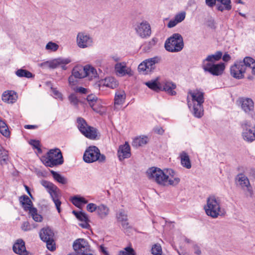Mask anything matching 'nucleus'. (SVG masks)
<instances>
[{
  "instance_id": "obj_1",
  "label": "nucleus",
  "mask_w": 255,
  "mask_h": 255,
  "mask_svg": "<svg viewBox=\"0 0 255 255\" xmlns=\"http://www.w3.org/2000/svg\"><path fill=\"white\" fill-rule=\"evenodd\" d=\"M146 174L150 180L156 182L158 184L163 186L177 185L180 182V179L176 177L173 179H168L169 177L166 175L163 171L159 168L152 167L149 168Z\"/></svg>"
},
{
  "instance_id": "obj_13",
  "label": "nucleus",
  "mask_w": 255,
  "mask_h": 255,
  "mask_svg": "<svg viewBox=\"0 0 255 255\" xmlns=\"http://www.w3.org/2000/svg\"><path fill=\"white\" fill-rule=\"evenodd\" d=\"M77 43L80 48H85L92 45L93 39L85 32H79L77 36Z\"/></svg>"
},
{
  "instance_id": "obj_40",
  "label": "nucleus",
  "mask_w": 255,
  "mask_h": 255,
  "mask_svg": "<svg viewBox=\"0 0 255 255\" xmlns=\"http://www.w3.org/2000/svg\"><path fill=\"white\" fill-rule=\"evenodd\" d=\"M104 85L107 87L114 89L118 86V83L114 78L108 77L105 79Z\"/></svg>"
},
{
  "instance_id": "obj_64",
  "label": "nucleus",
  "mask_w": 255,
  "mask_h": 255,
  "mask_svg": "<svg viewBox=\"0 0 255 255\" xmlns=\"http://www.w3.org/2000/svg\"><path fill=\"white\" fill-rule=\"evenodd\" d=\"M231 59V56L229 54L225 53L223 56V60L225 62H228Z\"/></svg>"
},
{
  "instance_id": "obj_57",
  "label": "nucleus",
  "mask_w": 255,
  "mask_h": 255,
  "mask_svg": "<svg viewBox=\"0 0 255 255\" xmlns=\"http://www.w3.org/2000/svg\"><path fill=\"white\" fill-rule=\"evenodd\" d=\"M87 89L83 87H78L75 90L76 92H78L81 94H86L87 93Z\"/></svg>"
},
{
  "instance_id": "obj_14",
  "label": "nucleus",
  "mask_w": 255,
  "mask_h": 255,
  "mask_svg": "<svg viewBox=\"0 0 255 255\" xmlns=\"http://www.w3.org/2000/svg\"><path fill=\"white\" fill-rule=\"evenodd\" d=\"M71 62L69 58H58L51 61H47L40 64V66L48 67L51 69H55L61 64H68Z\"/></svg>"
},
{
  "instance_id": "obj_54",
  "label": "nucleus",
  "mask_w": 255,
  "mask_h": 255,
  "mask_svg": "<svg viewBox=\"0 0 255 255\" xmlns=\"http://www.w3.org/2000/svg\"><path fill=\"white\" fill-rule=\"evenodd\" d=\"M125 251H124L125 252L126 255H135L134 251L133 249L130 247H127L125 249Z\"/></svg>"
},
{
  "instance_id": "obj_37",
  "label": "nucleus",
  "mask_w": 255,
  "mask_h": 255,
  "mask_svg": "<svg viewBox=\"0 0 255 255\" xmlns=\"http://www.w3.org/2000/svg\"><path fill=\"white\" fill-rule=\"evenodd\" d=\"M85 73H86V77H89V79H92L93 78H96L97 76V73L96 70L90 65H86L85 66Z\"/></svg>"
},
{
  "instance_id": "obj_61",
  "label": "nucleus",
  "mask_w": 255,
  "mask_h": 255,
  "mask_svg": "<svg viewBox=\"0 0 255 255\" xmlns=\"http://www.w3.org/2000/svg\"><path fill=\"white\" fill-rule=\"evenodd\" d=\"M157 41V40L155 38H153L151 40H150L148 42V49H150L151 47H152L153 46L155 45V44L156 43Z\"/></svg>"
},
{
  "instance_id": "obj_17",
  "label": "nucleus",
  "mask_w": 255,
  "mask_h": 255,
  "mask_svg": "<svg viewBox=\"0 0 255 255\" xmlns=\"http://www.w3.org/2000/svg\"><path fill=\"white\" fill-rule=\"evenodd\" d=\"M135 30L139 36L142 38L149 36L151 33L150 25L145 21L138 24L135 27Z\"/></svg>"
},
{
  "instance_id": "obj_11",
  "label": "nucleus",
  "mask_w": 255,
  "mask_h": 255,
  "mask_svg": "<svg viewBox=\"0 0 255 255\" xmlns=\"http://www.w3.org/2000/svg\"><path fill=\"white\" fill-rule=\"evenodd\" d=\"M76 255H93L90 253L88 242L84 239H78L73 245Z\"/></svg>"
},
{
  "instance_id": "obj_43",
  "label": "nucleus",
  "mask_w": 255,
  "mask_h": 255,
  "mask_svg": "<svg viewBox=\"0 0 255 255\" xmlns=\"http://www.w3.org/2000/svg\"><path fill=\"white\" fill-rule=\"evenodd\" d=\"M72 203L77 207H79L83 204H86L88 201L83 197H78L75 196L72 199Z\"/></svg>"
},
{
  "instance_id": "obj_48",
  "label": "nucleus",
  "mask_w": 255,
  "mask_h": 255,
  "mask_svg": "<svg viewBox=\"0 0 255 255\" xmlns=\"http://www.w3.org/2000/svg\"><path fill=\"white\" fill-rule=\"evenodd\" d=\"M68 99L71 105H73L76 108L78 107L79 100L75 94H72L69 95Z\"/></svg>"
},
{
  "instance_id": "obj_52",
  "label": "nucleus",
  "mask_w": 255,
  "mask_h": 255,
  "mask_svg": "<svg viewBox=\"0 0 255 255\" xmlns=\"http://www.w3.org/2000/svg\"><path fill=\"white\" fill-rule=\"evenodd\" d=\"M98 206L94 203H89L87 206V210L90 212H93L95 211H97Z\"/></svg>"
},
{
  "instance_id": "obj_7",
  "label": "nucleus",
  "mask_w": 255,
  "mask_h": 255,
  "mask_svg": "<svg viewBox=\"0 0 255 255\" xmlns=\"http://www.w3.org/2000/svg\"><path fill=\"white\" fill-rule=\"evenodd\" d=\"M241 127L242 137L245 141L249 143L255 141V125L252 127L251 123L245 120L241 123Z\"/></svg>"
},
{
  "instance_id": "obj_20",
  "label": "nucleus",
  "mask_w": 255,
  "mask_h": 255,
  "mask_svg": "<svg viewBox=\"0 0 255 255\" xmlns=\"http://www.w3.org/2000/svg\"><path fill=\"white\" fill-rule=\"evenodd\" d=\"M188 94H190L192 98V101L193 104H203L204 102V93L201 91L196 89L194 91L190 90L188 92Z\"/></svg>"
},
{
  "instance_id": "obj_60",
  "label": "nucleus",
  "mask_w": 255,
  "mask_h": 255,
  "mask_svg": "<svg viewBox=\"0 0 255 255\" xmlns=\"http://www.w3.org/2000/svg\"><path fill=\"white\" fill-rule=\"evenodd\" d=\"M121 223L122 224L123 228L125 229H128L130 227L129 223L128 222V219L126 220L125 221H122Z\"/></svg>"
},
{
  "instance_id": "obj_18",
  "label": "nucleus",
  "mask_w": 255,
  "mask_h": 255,
  "mask_svg": "<svg viewBox=\"0 0 255 255\" xmlns=\"http://www.w3.org/2000/svg\"><path fill=\"white\" fill-rule=\"evenodd\" d=\"M12 250L15 253L20 255H28L29 254L26 250L25 242L21 239L16 241L13 245Z\"/></svg>"
},
{
  "instance_id": "obj_10",
  "label": "nucleus",
  "mask_w": 255,
  "mask_h": 255,
  "mask_svg": "<svg viewBox=\"0 0 255 255\" xmlns=\"http://www.w3.org/2000/svg\"><path fill=\"white\" fill-rule=\"evenodd\" d=\"M160 60L158 56L146 59L138 65V70L143 74H147L155 69V64L159 63Z\"/></svg>"
},
{
  "instance_id": "obj_47",
  "label": "nucleus",
  "mask_w": 255,
  "mask_h": 255,
  "mask_svg": "<svg viewBox=\"0 0 255 255\" xmlns=\"http://www.w3.org/2000/svg\"><path fill=\"white\" fill-rule=\"evenodd\" d=\"M59 45L56 43L49 42L46 45L45 48L48 50L55 52L58 50Z\"/></svg>"
},
{
  "instance_id": "obj_49",
  "label": "nucleus",
  "mask_w": 255,
  "mask_h": 255,
  "mask_svg": "<svg viewBox=\"0 0 255 255\" xmlns=\"http://www.w3.org/2000/svg\"><path fill=\"white\" fill-rule=\"evenodd\" d=\"M117 218L118 219V221L121 222L122 221H124L127 220V215L125 213V212L123 210L120 211L117 215Z\"/></svg>"
},
{
  "instance_id": "obj_27",
  "label": "nucleus",
  "mask_w": 255,
  "mask_h": 255,
  "mask_svg": "<svg viewBox=\"0 0 255 255\" xmlns=\"http://www.w3.org/2000/svg\"><path fill=\"white\" fill-rule=\"evenodd\" d=\"M115 70L121 76L129 74L130 69L127 68L125 63H118L115 65Z\"/></svg>"
},
{
  "instance_id": "obj_46",
  "label": "nucleus",
  "mask_w": 255,
  "mask_h": 255,
  "mask_svg": "<svg viewBox=\"0 0 255 255\" xmlns=\"http://www.w3.org/2000/svg\"><path fill=\"white\" fill-rule=\"evenodd\" d=\"M73 213L75 215L76 218L80 221L82 222L89 221L88 216L85 213L82 212H77L75 211H73Z\"/></svg>"
},
{
  "instance_id": "obj_50",
  "label": "nucleus",
  "mask_w": 255,
  "mask_h": 255,
  "mask_svg": "<svg viewBox=\"0 0 255 255\" xmlns=\"http://www.w3.org/2000/svg\"><path fill=\"white\" fill-rule=\"evenodd\" d=\"M185 12H181L176 14L175 16L174 19L178 23L181 22L185 19Z\"/></svg>"
},
{
  "instance_id": "obj_22",
  "label": "nucleus",
  "mask_w": 255,
  "mask_h": 255,
  "mask_svg": "<svg viewBox=\"0 0 255 255\" xmlns=\"http://www.w3.org/2000/svg\"><path fill=\"white\" fill-rule=\"evenodd\" d=\"M161 90H163L171 95H175L176 93L174 90L176 85L172 82L164 81L160 83Z\"/></svg>"
},
{
  "instance_id": "obj_56",
  "label": "nucleus",
  "mask_w": 255,
  "mask_h": 255,
  "mask_svg": "<svg viewBox=\"0 0 255 255\" xmlns=\"http://www.w3.org/2000/svg\"><path fill=\"white\" fill-rule=\"evenodd\" d=\"M76 78L73 75H72L69 77L68 81L70 85H75L77 83V80L75 79Z\"/></svg>"
},
{
  "instance_id": "obj_2",
  "label": "nucleus",
  "mask_w": 255,
  "mask_h": 255,
  "mask_svg": "<svg viewBox=\"0 0 255 255\" xmlns=\"http://www.w3.org/2000/svg\"><path fill=\"white\" fill-rule=\"evenodd\" d=\"M220 200L214 196L208 198L207 204L204 209L206 214L213 218H217L219 216L224 215V211L221 208Z\"/></svg>"
},
{
  "instance_id": "obj_30",
  "label": "nucleus",
  "mask_w": 255,
  "mask_h": 255,
  "mask_svg": "<svg viewBox=\"0 0 255 255\" xmlns=\"http://www.w3.org/2000/svg\"><path fill=\"white\" fill-rule=\"evenodd\" d=\"M180 159L181 165L186 168L187 169H190L191 167V161L188 154L185 152L182 151L180 153Z\"/></svg>"
},
{
  "instance_id": "obj_36",
  "label": "nucleus",
  "mask_w": 255,
  "mask_h": 255,
  "mask_svg": "<svg viewBox=\"0 0 255 255\" xmlns=\"http://www.w3.org/2000/svg\"><path fill=\"white\" fill-rule=\"evenodd\" d=\"M97 211L100 217L103 218L109 214V209L107 206L101 204L98 206Z\"/></svg>"
},
{
  "instance_id": "obj_5",
  "label": "nucleus",
  "mask_w": 255,
  "mask_h": 255,
  "mask_svg": "<svg viewBox=\"0 0 255 255\" xmlns=\"http://www.w3.org/2000/svg\"><path fill=\"white\" fill-rule=\"evenodd\" d=\"M41 184L46 189L47 192L50 195L58 213H60L61 211L60 205L61 204V202L59 199L60 197V191L59 189L52 182L45 180L41 181Z\"/></svg>"
},
{
  "instance_id": "obj_6",
  "label": "nucleus",
  "mask_w": 255,
  "mask_h": 255,
  "mask_svg": "<svg viewBox=\"0 0 255 255\" xmlns=\"http://www.w3.org/2000/svg\"><path fill=\"white\" fill-rule=\"evenodd\" d=\"M83 159L87 163H92L96 161L104 163L106 161V157L105 155L101 154L98 147L92 146L86 149L83 155Z\"/></svg>"
},
{
  "instance_id": "obj_4",
  "label": "nucleus",
  "mask_w": 255,
  "mask_h": 255,
  "mask_svg": "<svg viewBox=\"0 0 255 255\" xmlns=\"http://www.w3.org/2000/svg\"><path fill=\"white\" fill-rule=\"evenodd\" d=\"M43 162L49 167L61 165L64 162L62 152L59 148L50 149L44 157Z\"/></svg>"
},
{
  "instance_id": "obj_63",
  "label": "nucleus",
  "mask_w": 255,
  "mask_h": 255,
  "mask_svg": "<svg viewBox=\"0 0 255 255\" xmlns=\"http://www.w3.org/2000/svg\"><path fill=\"white\" fill-rule=\"evenodd\" d=\"M194 253L196 255H200L201 254V251L200 250V248L197 245H195L194 246Z\"/></svg>"
},
{
  "instance_id": "obj_24",
  "label": "nucleus",
  "mask_w": 255,
  "mask_h": 255,
  "mask_svg": "<svg viewBox=\"0 0 255 255\" xmlns=\"http://www.w3.org/2000/svg\"><path fill=\"white\" fill-rule=\"evenodd\" d=\"M231 0H217L216 7L221 11L224 10H229L232 8Z\"/></svg>"
},
{
  "instance_id": "obj_26",
  "label": "nucleus",
  "mask_w": 255,
  "mask_h": 255,
  "mask_svg": "<svg viewBox=\"0 0 255 255\" xmlns=\"http://www.w3.org/2000/svg\"><path fill=\"white\" fill-rule=\"evenodd\" d=\"M222 56V52L217 51L215 54L209 55L207 58L203 61L202 64H214V62L219 60Z\"/></svg>"
},
{
  "instance_id": "obj_41",
  "label": "nucleus",
  "mask_w": 255,
  "mask_h": 255,
  "mask_svg": "<svg viewBox=\"0 0 255 255\" xmlns=\"http://www.w3.org/2000/svg\"><path fill=\"white\" fill-rule=\"evenodd\" d=\"M145 85L150 89L158 92L161 90L160 83L157 84L156 80H152L146 82Z\"/></svg>"
},
{
  "instance_id": "obj_38",
  "label": "nucleus",
  "mask_w": 255,
  "mask_h": 255,
  "mask_svg": "<svg viewBox=\"0 0 255 255\" xmlns=\"http://www.w3.org/2000/svg\"><path fill=\"white\" fill-rule=\"evenodd\" d=\"M15 74L19 77H25L27 78H33L34 75L30 72L23 69H19L15 71Z\"/></svg>"
},
{
  "instance_id": "obj_28",
  "label": "nucleus",
  "mask_w": 255,
  "mask_h": 255,
  "mask_svg": "<svg viewBox=\"0 0 255 255\" xmlns=\"http://www.w3.org/2000/svg\"><path fill=\"white\" fill-rule=\"evenodd\" d=\"M126 94L124 91H119L116 93L115 97V108L117 109V106L122 105L126 99Z\"/></svg>"
},
{
  "instance_id": "obj_51",
  "label": "nucleus",
  "mask_w": 255,
  "mask_h": 255,
  "mask_svg": "<svg viewBox=\"0 0 255 255\" xmlns=\"http://www.w3.org/2000/svg\"><path fill=\"white\" fill-rule=\"evenodd\" d=\"M29 143L33 146V147L37 149L39 152H41L42 150L40 148V142L38 140H31Z\"/></svg>"
},
{
  "instance_id": "obj_45",
  "label": "nucleus",
  "mask_w": 255,
  "mask_h": 255,
  "mask_svg": "<svg viewBox=\"0 0 255 255\" xmlns=\"http://www.w3.org/2000/svg\"><path fill=\"white\" fill-rule=\"evenodd\" d=\"M8 159L7 151L0 146V162L1 164L4 163Z\"/></svg>"
},
{
  "instance_id": "obj_58",
  "label": "nucleus",
  "mask_w": 255,
  "mask_h": 255,
  "mask_svg": "<svg viewBox=\"0 0 255 255\" xmlns=\"http://www.w3.org/2000/svg\"><path fill=\"white\" fill-rule=\"evenodd\" d=\"M154 130L156 133L161 135L164 132V130L162 128L160 127H157L155 128Z\"/></svg>"
},
{
  "instance_id": "obj_59",
  "label": "nucleus",
  "mask_w": 255,
  "mask_h": 255,
  "mask_svg": "<svg viewBox=\"0 0 255 255\" xmlns=\"http://www.w3.org/2000/svg\"><path fill=\"white\" fill-rule=\"evenodd\" d=\"M178 22L176 21L175 19L173 20H171L168 23L167 26L169 28H172L174 27Z\"/></svg>"
},
{
  "instance_id": "obj_16",
  "label": "nucleus",
  "mask_w": 255,
  "mask_h": 255,
  "mask_svg": "<svg viewBox=\"0 0 255 255\" xmlns=\"http://www.w3.org/2000/svg\"><path fill=\"white\" fill-rule=\"evenodd\" d=\"M246 71V69L241 63V61L236 62L230 68L231 75L234 78L238 79L244 78V74Z\"/></svg>"
},
{
  "instance_id": "obj_55",
  "label": "nucleus",
  "mask_w": 255,
  "mask_h": 255,
  "mask_svg": "<svg viewBox=\"0 0 255 255\" xmlns=\"http://www.w3.org/2000/svg\"><path fill=\"white\" fill-rule=\"evenodd\" d=\"M217 1V0H206V3L208 6L213 7L215 5L216 6Z\"/></svg>"
},
{
  "instance_id": "obj_21",
  "label": "nucleus",
  "mask_w": 255,
  "mask_h": 255,
  "mask_svg": "<svg viewBox=\"0 0 255 255\" xmlns=\"http://www.w3.org/2000/svg\"><path fill=\"white\" fill-rule=\"evenodd\" d=\"M236 180L243 188L247 187V190L250 194L251 195L253 194V191L252 189L249 180L247 176L243 174H239L236 177Z\"/></svg>"
},
{
  "instance_id": "obj_42",
  "label": "nucleus",
  "mask_w": 255,
  "mask_h": 255,
  "mask_svg": "<svg viewBox=\"0 0 255 255\" xmlns=\"http://www.w3.org/2000/svg\"><path fill=\"white\" fill-rule=\"evenodd\" d=\"M0 132L5 136L9 135V131L6 124L0 119Z\"/></svg>"
},
{
  "instance_id": "obj_25",
  "label": "nucleus",
  "mask_w": 255,
  "mask_h": 255,
  "mask_svg": "<svg viewBox=\"0 0 255 255\" xmlns=\"http://www.w3.org/2000/svg\"><path fill=\"white\" fill-rule=\"evenodd\" d=\"M19 200L24 211H29L33 208L32 202L27 195H24L20 196Z\"/></svg>"
},
{
  "instance_id": "obj_34",
  "label": "nucleus",
  "mask_w": 255,
  "mask_h": 255,
  "mask_svg": "<svg viewBox=\"0 0 255 255\" xmlns=\"http://www.w3.org/2000/svg\"><path fill=\"white\" fill-rule=\"evenodd\" d=\"M87 100L89 102L90 107L94 111L97 113L100 112V110L96 107L97 98L95 95L92 94L88 95L87 97Z\"/></svg>"
},
{
  "instance_id": "obj_35",
  "label": "nucleus",
  "mask_w": 255,
  "mask_h": 255,
  "mask_svg": "<svg viewBox=\"0 0 255 255\" xmlns=\"http://www.w3.org/2000/svg\"><path fill=\"white\" fill-rule=\"evenodd\" d=\"M29 214L35 222H41L43 220L42 216L38 214L37 209L35 207H33L29 210Z\"/></svg>"
},
{
  "instance_id": "obj_9",
  "label": "nucleus",
  "mask_w": 255,
  "mask_h": 255,
  "mask_svg": "<svg viewBox=\"0 0 255 255\" xmlns=\"http://www.w3.org/2000/svg\"><path fill=\"white\" fill-rule=\"evenodd\" d=\"M77 121L78 123L77 127L83 135L91 139L96 138L97 134L96 128L88 126L86 122L83 118H78Z\"/></svg>"
},
{
  "instance_id": "obj_15",
  "label": "nucleus",
  "mask_w": 255,
  "mask_h": 255,
  "mask_svg": "<svg viewBox=\"0 0 255 255\" xmlns=\"http://www.w3.org/2000/svg\"><path fill=\"white\" fill-rule=\"evenodd\" d=\"M241 108L242 110L248 114H251L252 118L255 119V114L254 113V103L253 101L248 98H242L240 99Z\"/></svg>"
},
{
  "instance_id": "obj_3",
  "label": "nucleus",
  "mask_w": 255,
  "mask_h": 255,
  "mask_svg": "<svg viewBox=\"0 0 255 255\" xmlns=\"http://www.w3.org/2000/svg\"><path fill=\"white\" fill-rule=\"evenodd\" d=\"M165 49L170 52H178L184 47L183 37L179 33H174L166 39L164 44Z\"/></svg>"
},
{
  "instance_id": "obj_31",
  "label": "nucleus",
  "mask_w": 255,
  "mask_h": 255,
  "mask_svg": "<svg viewBox=\"0 0 255 255\" xmlns=\"http://www.w3.org/2000/svg\"><path fill=\"white\" fill-rule=\"evenodd\" d=\"M192 113L196 118H200L202 117L204 114L203 104L194 103L193 105Z\"/></svg>"
},
{
  "instance_id": "obj_19",
  "label": "nucleus",
  "mask_w": 255,
  "mask_h": 255,
  "mask_svg": "<svg viewBox=\"0 0 255 255\" xmlns=\"http://www.w3.org/2000/svg\"><path fill=\"white\" fill-rule=\"evenodd\" d=\"M118 157L121 161L125 158H129L130 156V148L127 142H126L124 145L119 146L118 151Z\"/></svg>"
},
{
  "instance_id": "obj_23",
  "label": "nucleus",
  "mask_w": 255,
  "mask_h": 255,
  "mask_svg": "<svg viewBox=\"0 0 255 255\" xmlns=\"http://www.w3.org/2000/svg\"><path fill=\"white\" fill-rule=\"evenodd\" d=\"M16 93L12 90H8L3 92L2 95V100L7 103H13L17 99Z\"/></svg>"
},
{
  "instance_id": "obj_32",
  "label": "nucleus",
  "mask_w": 255,
  "mask_h": 255,
  "mask_svg": "<svg viewBox=\"0 0 255 255\" xmlns=\"http://www.w3.org/2000/svg\"><path fill=\"white\" fill-rule=\"evenodd\" d=\"M241 63L243 64L246 71L250 70L255 67V60L251 57H245L243 61H241Z\"/></svg>"
},
{
  "instance_id": "obj_33",
  "label": "nucleus",
  "mask_w": 255,
  "mask_h": 255,
  "mask_svg": "<svg viewBox=\"0 0 255 255\" xmlns=\"http://www.w3.org/2000/svg\"><path fill=\"white\" fill-rule=\"evenodd\" d=\"M148 142V138L146 136L139 137L135 138L132 142V145L137 147L146 144Z\"/></svg>"
},
{
  "instance_id": "obj_8",
  "label": "nucleus",
  "mask_w": 255,
  "mask_h": 255,
  "mask_svg": "<svg viewBox=\"0 0 255 255\" xmlns=\"http://www.w3.org/2000/svg\"><path fill=\"white\" fill-rule=\"evenodd\" d=\"M54 232L49 227L42 228L39 232V236L42 241L46 243L47 249L53 251L55 250V244L53 239Z\"/></svg>"
},
{
  "instance_id": "obj_29",
  "label": "nucleus",
  "mask_w": 255,
  "mask_h": 255,
  "mask_svg": "<svg viewBox=\"0 0 255 255\" xmlns=\"http://www.w3.org/2000/svg\"><path fill=\"white\" fill-rule=\"evenodd\" d=\"M85 66H78L75 67L72 70V74L76 78H83L86 77Z\"/></svg>"
},
{
  "instance_id": "obj_12",
  "label": "nucleus",
  "mask_w": 255,
  "mask_h": 255,
  "mask_svg": "<svg viewBox=\"0 0 255 255\" xmlns=\"http://www.w3.org/2000/svg\"><path fill=\"white\" fill-rule=\"evenodd\" d=\"M202 67L205 71L208 72L213 75L218 76L221 75L225 70L224 63L219 64H204Z\"/></svg>"
},
{
  "instance_id": "obj_53",
  "label": "nucleus",
  "mask_w": 255,
  "mask_h": 255,
  "mask_svg": "<svg viewBox=\"0 0 255 255\" xmlns=\"http://www.w3.org/2000/svg\"><path fill=\"white\" fill-rule=\"evenodd\" d=\"M21 229L24 231H27L31 230V227L28 222H24L21 226Z\"/></svg>"
},
{
  "instance_id": "obj_62",
  "label": "nucleus",
  "mask_w": 255,
  "mask_h": 255,
  "mask_svg": "<svg viewBox=\"0 0 255 255\" xmlns=\"http://www.w3.org/2000/svg\"><path fill=\"white\" fill-rule=\"evenodd\" d=\"M88 222L89 221H84L83 223L80 224L79 226L83 228L89 229L90 226L88 224Z\"/></svg>"
},
{
  "instance_id": "obj_44",
  "label": "nucleus",
  "mask_w": 255,
  "mask_h": 255,
  "mask_svg": "<svg viewBox=\"0 0 255 255\" xmlns=\"http://www.w3.org/2000/svg\"><path fill=\"white\" fill-rule=\"evenodd\" d=\"M151 252L153 255H163L162 248L159 244H155L153 245L151 249Z\"/></svg>"
},
{
  "instance_id": "obj_39",
  "label": "nucleus",
  "mask_w": 255,
  "mask_h": 255,
  "mask_svg": "<svg viewBox=\"0 0 255 255\" xmlns=\"http://www.w3.org/2000/svg\"><path fill=\"white\" fill-rule=\"evenodd\" d=\"M50 172L53 176L54 179L60 183L66 184L67 183V179L64 176L58 173L56 171L51 170Z\"/></svg>"
}]
</instances>
